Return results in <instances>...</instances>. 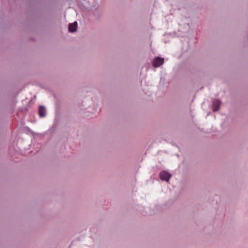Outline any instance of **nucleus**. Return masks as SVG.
<instances>
[{"label": "nucleus", "instance_id": "nucleus-1", "mask_svg": "<svg viewBox=\"0 0 248 248\" xmlns=\"http://www.w3.org/2000/svg\"><path fill=\"white\" fill-rule=\"evenodd\" d=\"M164 63V59L160 57L155 58L153 62V65L155 67H158Z\"/></svg>", "mask_w": 248, "mask_h": 248}, {"label": "nucleus", "instance_id": "nucleus-2", "mask_svg": "<svg viewBox=\"0 0 248 248\" xmlns=\"http://www.w3.org/2000/svg\"><path fill=\"white\" fill-rule=\"evenodd\" d=\"M159 176L161 180L168 182L171 177V175L166 171H163L160 173Z\"/></svg>", "mask_w": 248, "mask_h": 248}, {"label": "nucleus", "instance_id": "nucleus-3", "mask_svg": "<svg viewBox=\"0 0 248 248\" xmlns=\"http://www.w3.org/2000/svg\"><path fill=\"white\" fill-rule=\"evenodd\" d=\"M221 102L218 100H215L213 102V110L217 111L219 110Z\"/></svg>", "mask_w": 248, "mask_h": 248}, {"label": "nucleus", "instance_id": "nucleus-4", "mask_svg": "<svg viewBox=\"0 0 248 248\" xmlns=\"http://www.w3.org/2000/svg\"><path fill=\"white\" fill-rule=\"evenodd\" d=\"M69 31L71 32H73L76 31L77 29V22H75L74 23L70 24L69 25Z\"/></svg>", "mask_w": 248, "mask_h": 248}, {"label": "nucleus", "instance_id": "nucleus-5", "mask_svg": "<svg viewBox=\"0 0 248 248\" xmlns=\"http://www.w3.org/2000/svg\"><path fill=\"white\" fill-rule=\"evenodd\" d=\"M38 113L40 117H43L46 116V109L43 106H40L38 108Z\"/></svg>", "mask_w": 248, "mask_h": 248}]
</instances>
